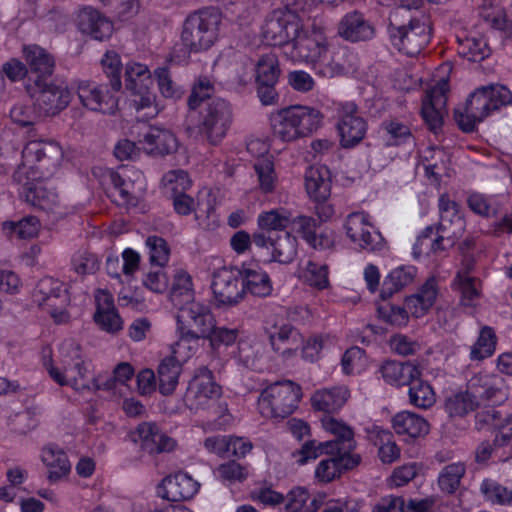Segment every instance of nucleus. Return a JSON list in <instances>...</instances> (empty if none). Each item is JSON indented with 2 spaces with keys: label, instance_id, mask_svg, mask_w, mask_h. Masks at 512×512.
<instances>
[{
  "label": "nucleus",
  "instance_id": "nucleus-1",
  "mask_svg": "<svg viewBox=\"0 0 512 512\" xmlns=\"http://www.w3.org/2000/svg\"><path fill=\"white\" fill-rule=\"evenodd\" d=\"M422 0H401L389 14L387 33L394 48L408 56H415L429 43V23L424 15H413Z\"/></svg>",
  "mask_w": 512,
  "mask_h": 512
},
{
  "label": "nucleus",
  "instance_id": "nucleus-2",
  "mask_svg": "<svg viewBox=\"0 0 512 512\" xmlns=\"http://www.w3.org/2000/svg\"><path fill=\"white\" fill-rule=\"evenodd\" d=\"M63 159L62 148L56 143L31 140L22 150V162L12 175V180L20 186L23 198L29 188L55 174Z\"/></svg>",
  "mask_w": 512,
  "mask_h": 512
},
{
  "label": "nucleus",
  "instance_id": "nucleus-3",
  "mask_svg": "<svg viewBox=\"0 0 512 512\" xmlns=\"http://www.w3.org/2000/svg\"><path fill=\"white\" fill-rule=\"evenodd\" d=\"M322 121L323 115L318 109L302 105L283 108L270 116L273 134L285 142L312 135Z\"/></svg>",
  "mask_w": 512,
  "mask_h": 512
},
{
  "label": "nucleus",
  "instance_id": "nucleus-4",
  "mask_svg": "<svg viewBox=\"0 0 512 512\" xmlns=\"http://www.w3.org/2000/svg\"><path fill=\"white\" fill-rule=\"evenodd\" d=\"M221 13L216 7H206L190 14L183 25L181 40L189 52L209 49L217 40Z\"/></svg>",
  "mask_w": 512,
  "mask_h": 512
},
{
  "label": "nucleus",
  "instance_id": "nucleus-5",
  "mask_svg": "<svg viewBox=\"0 0 512 512\" xmlns=\"http://www.w3.org/2000/svg\"><path fill=\"white\" fill-rule=\"evenodd\" d=\"M302 398L300 385L291 380L270 384L258 398V410L265 418H285L297 408Z\"/></svg>",
  "mask_w": 512,
  "mask_h": 512
},
{
  "label": "nucleus",
  "instance_id": "nucleus-6",
  "mask_svg": "<svg viewBox=\"0 0 512 512\" xmlns=\"http://www.w3.org/2000/svg\"><path fill=\"white\" fill-rule=\"evenodd\" d=\"M233 121V110L222 98L207 101L199 112V132L212 145L219 144L227 135Z\"/></svg>",
  "mask_w": 512,
  "mask_h": 512
},
{
  "label": "nucleus",
  "instance_id": "nucleus-7",
  "mask_svg": "<svg viewBox=\"0 0 512 512\" xmlns=\"http://www.w3.org/2000/svg\"><path fill=\"white\" fill-rule=\"evenodd\" d=\"M293 62L320 64L327 60L328 47L326 37L321 29L308 31L299 24L297 35L285 47V54Z\"/></svg>",
  "mask_w": 512,
  "mask_h": 512
},
{
  "label": "nucleus",
  "instance_id": "nucleus-8",
  "mask_svg": "<svg viewBox=\"0 0 512 512\" xmlns=\"http://www.w3.org/2000/svg\"><path fill=\"white\" fill-rule=\"evenodd\" d=\"M220 394L221 388L215 383L212 372L200 367L188 384L184 402L189 410L197 412L210 408Z\"/></svg>",
  "mask_w": 512,
  "mask_h": 512
},
{
  "label": "nucleus",
  "instance_id": "nucleus-9",
  "mask_svg": "<svg viewBox=\"0 0 512 512\" xmlns=\"http://www.w3.org/2000/svg\"><path fill=\"white\" fill-rule=\"evenodd\" d=\"M466 388L477 408L482 405H499L508 398L504 379L497 375L479 373L473 375Z\"/></svg>",
  "mask_w": 512,
  "mask_h": 512
},
{
  "label": "nucleus",
  "instance_id": "nucleus-10",
  "mask_svg": "<svg viewBox=\"0 0 512 512\" xmlns=\"http://www.w3.org/2000/svg\"><path fill=\"white\" fill-rule=\"evenodd\" d=\"M34 85V105L44 115H55L70 103L71 93L64 83L38 78Z\"/></svg>",
  "mask_w": 512,
  "mask_h": 512
},
{
  "label": "nucleus",
  "instance_id": "nucleus-11",
  "mask_svg": "<svg viewBox=\"0 0 512 512\" xmlns=\"http://www.w3.org/2000/svg\"><path fill=\"white\" fill-rule=\"evenodd\" d=\"M300 19L292 13L274 11L265 19L261 35L268 45L280 46L285 54V47L297 35Z\"/></svg>",
  "mask_w": 512,
  "mask_h": 512
},
{
  "label": "nucleus",
  "instance_id": "nucleus-12",
  "mask_svg": "<svg viewBox=\"0 0 512 512\" xmlns=\"http://www.w3.org/2000/svg\"><path fill=\"white\" fill-rule=\"evenodd\" d=\"M344 227L347 237L360 249L374 252L384 247V238L370 223L368 214L364 212L350 213Z\"/></svg>",
  "mask_w": 512,
  "mask_h": 512
},
{
  "label": "nucleus",
  "instance_id": "nucleus-13",
  "mask_svg": "<svg viewBox=\"0 0 512 512\" xmlns=\"http://www.w3.org/2000/svg\"><path fill=\"white\" fill-rule=\"evenodd\" d=\"M176 321L179 330H189L205 339L216 320L208 305L194 300L178 309Z\"/></svg>",
  "mask_w": 512,
  "mask_h": 512
},
{
  "label": "nucleus",
  "instance_id": "nucleus-14",
  "mask_svg": "<svg viewBox=\"0 0 512 512\" xmlns=\"http://www.w3.org/2000/svg\"><path fill=\"white\" fill-rule=\"evenodd\" d=\"M338 116L337 129L341 146L352 148L359 144L364 139L368 126L365 119L359 115L357 105L354 102L341 103Z\"/></svg>",
  "mask_w": 512,
  "mask_h": 512
},
{
  "label": "nucleus",
  "instance_id": "nucleus-15",
  "mask_svg": "<svg viewBox=\"0 0 512 512\" xmlns=\"http://www.w3.org/2000/svg\"><path fill=\"white\" fill-rule=\"evenodd\" d=\"M211 289L214 304L218 308L235 306L244 296L239 272L228 269H221L214 274Z\"/></svg>",
  "mask_w": 512,
  "mask_h": 512
},
{
  "label": "nucleus",
  "instance_id": "nucleus-16",
  "mask_svg": "<svg viewBox=\"0 0 512 512\" xmlns=\"http://www.w3.org/2000/svg\"><path fill=\"white\" fill-rule=\"evenodd\" d=\"M34 301L39 305H47L51 308V316L56 322L64 321L66 315L58 308H63L69 301L67 289L64 284L52 277L41 279L34 290Z\"/></svg>",
  "mask_w": 512,
  "mask_h": 512
},
{
  "label": "nucleus",
  "instance_id": "nucleus-17",
  "mask_svg": "<svg viewBox=\"0 0 512 512\" xmlns=\"http://www.w3.org/2000/svg\"><path fill=\"white\" fill-rule=\"evenodd\" d=\"M322 427L334 436V439L324 441L327 447V454L339 456H360L354 453L357 442L353 429L341 420L334 417L324 416L321 419Z\"/></svg>",
  "mask_w": 512,
  "mask_h": 512
},
{
  "label": "nucleus",
  "instance_id": "nucleus-18",
  "mask_svg": "<svg viewBox=\"0 0 512 512\" xmlns=\"http://www.w3.org/2000/svg\"><path fill=\"white\" fill-rule=\"evenodd\" d=\"M448 89V81L441 79L426 92L422 101V117L434 133H437L443 124Z\"/></svg>",
  "mask_w": 512,
  "mask_h": 512
},
{
  "label": "nucleus",
  "instance_id": "nucleus-19",
  "mask_svg": "<svg viewBox=\"0 0 512 512\" xmlns=\"http://www.w3.org/2000/svg\"><path fill=\"white\" fill-rule=\"evenodd\" d=\"M77 95L82 105L92 111L114 114L118 108V98L104 85L81 81Z\"/></svg>",
  "mask_w": 512,
  "mask_h": 512
},
{
  "label": "nucleus",
  "instance_id": "nucleus-20",
  "mask_svg": "<svg viewBox=\"0 0 512 512\" xmlns=\"http://www.w3.org/2000/svg\"><path fill=\"white\" fill-rule=\"evenodd\" d=\"M490 114L485 90L482 86L470 94L463 108L455 110V120L464 132H472L477 123L482 122Z\"/></svg>",
  "mask_w": 512,
  "mask_h": 512
},
{
  "label": "nucleus",
  "instance_id": "nucleus-21",
  "mask_svg": "<svg viewBox=\"0 0 512 512\" xmlns=\"http://www.w3.org/2000/svg\"><path fill=\"white\" fill-rule=\"evenodd\" d=\"M138 145L148 155L166 156L177 150L178 141L170 130L149 126L139 133Z\"/></svg>",
  "mask_w": 512,
  "mask_h": 512
},
{
  "label": "nucleus",
  "instance_id": "nucleus-22",
  "mask_svg": "<svg viewBox=\"0 0 512 512\" xmlns=\"http://www.w3.org/2000/svg\"><path fill=\"white\" fill-rule=\"evenodd\" d=\"M199 483L185 472L169 475L157 487V495L172 502L191 499L199 489Z\"/></svg>",
  "mask_w": 512,
  "mask_h": 512
},
{
  "label": "nucleus",
  "instance_id": "nucleus-23",
  "mask_svg": "<svg viewBox=\"0 0 512 512\" xmlns=\"http://www.w3.org/2000/svg\"><path fill=\"white\" fill-rule=\"evenodd\" d=\"M338 34L346 41L356 43L372 39L375 29L363 13L354 10L342 17L338 24Z\"/></svg>",
  "mask_w": 512,
  "mask_h": 512
},
{
  "label": "nucleus",
  "instance_id": "nucleus-24",
  "mask_svg": "<svg viewBox=\"0 0 512 512\" xmlns=\"http://www.w3.org/2000/svg\"><path fill=\"white\" fill-rule=\"evenodd\" d=\"M438 289L436 279L431 277L421 286L416 294L408 296L405 299L404 307L399 308V314L405 318L408 314L415 318H420L433 306Z\"/></svg>",
  "mask_w": 512,
  "mask_h": 512
},
{
  "label": "nucleus",
  "instance_id": "nucleus-25",
  "mask_svg": "<svg viewBox=\"0 0 512 512\" xmlns=\"http://www.w3.org/2000/svg\"><path fill=\"white\" fill-rule=\"evenodd\" d=\"M440 221L437 233L447 234L448 237H461L465 230V220L460 213L458 204L447 194H442L438 200Z\"/></svg>",
  "mask_w": 512,
  "mask_h": 512
},
{
  "label": "nucleus",
  "instance_id": "nucleus-26",
  "mask_svg": "<svg viewBox=\"0 0 512 512\" xmlns=\"http://www.w3.org/2000/svg\"><path fill=\"white\" fill-rule=\"evenodd\" d=\"M96 312L95 322L102 330L116 333L123 327V321L118 314L112 294L107 290H98L95 294Z\"/></svg>",
  "mask_w": 512,
  "mask_h": 512
},
{
  "label": "nucleus",
  "instance_id": "nucleus-27",
  "mask_svg": "<svg viewBox=\"0 0 512 512\" xmlns=\"http://www.w3.org/2000/svg\"><path fill=\"white\" fill-rule=\"evenodd\" d=\"M77 26L83 34L100 41L109 38L113 32L112 22L92 7L80 10L77 16Z\"/></svg>",
  "mask_w": 512,
  "mask_h": 512
},
{
  "label": "nucleus",
  "instance_id": "nucleus-28",
  "mask_svg": "<svg viewBox=\"0 0 512 512\" xmlns=\"http://www.w3.org/2000/svg\"><path fill=\"white\" fill-rule=\"evenodd\" d=\"M137 433L142 442V449L149 454L170 452L176 446L175 440L161 432L155 423L143 422L139 424Z\"/></svg>",
  "mask_w": 512,
  "mask_h": 512
},
{
  "label": "nucleus",
  "instance_id": "nucleus-29",
  "mask_svg": "<svg viewBox=\"0 0 512 512\" xmlns=\"http://www.w3.org/2000/svg\"><path fill=\"white\" fill-rule=\"evenodd\" d=\"M329 455V458L319 462L315 470V477L325 483L339 477L344 471L352 470L361 462V456Z\"/></svg>",
  "mask_w": 512,
  "mask_h": 512
},
{
  "label": "nucleus",
  "instance_id": "nucleus-30",
  "mask_svg": "<svg viewBox=\"0 0 512 512\" xmlns=\"http://www.w3.org/2000/svg\"><path fill=\"white\" fill-rule=\"evenodd\" d=\"M24 56L29 67L30 79H49L55 68L54 58L37 45L24 47Z\"/></svg>",
  "mask_w": 512,
  "mask_h": 512
},
{
  "label": "nucleus",
  "instance_id": "nucleus-31",
  "mask_svg": "<svg viewBox=\"0 0 512 512\" xmlns=\"http://www.w3.org/2000/svg\"><path fill=\"white\" fill-rule=\"evenodd\" d=\"M305 188L311 199L323 202L330 196V175L325 166H311L305 172Z\"/></svg>",
  "mask_w": 512,
  "mask_h": 512
},
{
  "label": "nucleus",
  "instance_id": "nucleus-32",
  "mask_svg": "<svg viewBox=\"0 0 512 512\" xmlns=\"http://www.w3.org/2000/svg\"><path fill=\"white\" fill-rule=\"evenodd\" d=\"M349 391L344 386L324 388L316 391L311 397L312 407L324 413H334L347 402Z\"/></svg>",
  "mask_w": 512,
  "mask_h": 512
},
{
  "label": "nucleus",
  "instance_id": "nucleus-33",
  "mask_svg": "<svg viewBox=\"0 0 512 512\" xmlns=\"http://www.w3.org/2000/svg\"><path fill=\"white\" fill-rule=\"evenodd\" d=\"M41 460L48 469V479L58 481L66 476L71 469L65 451L55 444H48L42 449Z\"/></svg>",
  "mask_w": 512,
  "mask_h": 512
},
{
  "label": "nucleus",
  "instance_id": "nucleus-34",
  "mask_svg": "<svg viewBox=\"0 0 512 512\" xmlns=\"http://www.w3.org/2000/svg\"><path fill=\"white\" fill-rule=\"evenodd\" d=\"M380 372L387 383L398 386L410 384L421 374L416 364L398 361H386Z\"/></svg>",
  "mask_w": 512,
  "mask_h": 512
},
{
  "label": "nucleus",
  "instance_id": "nucleus-35",
  "mask_svg": "<svg viewBox=\"0 0 512 512\" xmlns=\"http://www.w3.org/2000/svg\"><path fill=\"white\" fill-rule=\"evenodd\" d=\"M61 363L70 378L74 379L75 374L80 379L86 378L87 368L82 357L80 345L73 339H66L60 345Z\"/></svg>",
  "mask_w": 512,
  "mask_h": 512
},
{
  "label": "nucleus",
  "instance_id": "nucleus-36",
  "mask_svg": "<svg viewBox=\"0 0 512 512\" xmlns=\"http://www.w3.org/2000/svg\"><path fill=\"white\" fill-rule=\"evenodd\" d=\"M244 294L246 292L257 297L269 296L272 292V283L269 275L259 267L243 268L239 271Z\"/></svg>",
  "mask_w": 512,
  "mask_h": 512
},
{
  "label": "nucleus",
  "instance_id": "nucleus-37",
  "mask_svg": "<svg viewBox=\"0 0 512 512\" xmlns=\"http://www.w3.org/2000/svg\"><path fill=\"white\" fill-rule=\"evenodd\" d=\"M392 427L399 435L417 438L429 432V424L425 418L409 411L397 413L392 419Z\"/></svg>",
  "mask_w": 512,
  "mask_h": 512
},
{
  "label": "nucleus",
  "instance_id": "nucleus-38",
  "mask_svg": "<svg viewBox=\"0 0 512 512\" xmlns=\"http://www.w3.org/2000/svg\"><path fill=\"white\" fill-rule=\"evenodd\" d=\"M379 133L386 147L400 146L403 144L415 145V139L408 125L398 119H390L382 122Z\"/></svg>",
  "mask_w": 512,
  "mask_h": 512
},
{
  "label": "nucleus",
  "instance_id": "nucleus-39",
  "mask_svg": "<svg viewBox=\"0 0 512 512\" xmlns=\"http://www.w3.org/2000/svg\"><path fill=\"white\" fill-rule=\"evenodd\" d=\"M452 286L460 293V304L465 307H475L481 297V281L470 276L468 270L459 271Z\"/></svg>",
  "mask_w": 512,
  "mask_h": 512
},
{
  "label": "nucleus",
  "instance_id": "nucleus-40",
  "mask_svg": "<svg viewBox=\"0 0 512 512\" xmlns=\"http://www.w3.org/2000/svg\"><path fill=\"white\" fill-rule=\"evenodd\" d=\"M169 298L177 309L195 300L192 279L185 270H174Z\"/></svg>",
  "mask_w": 512,
  "mask_h": 512
},
{
  "label": "nucleus",
  "instance_id": "nucleus-41",
  "mask_svg": "<svg viewBox=\"0 0 512 512\" xmlns=\"http://www.w3.org/2000/svg\"><path fill=\"white\" fill-rule=\"evenodd\" d=\"M182 371V365L175 356L164 358L158 366L159 391L163 395H171L177 385Z\"/></svg>",
  "mask_w": 512,
  "mask_h": 512
},
{
  "label": "nucleus",
  "instance_id": "nucleus-42",
  "mask_svg": "<svg viewBox=\"0 0 512 512\" xmlns=\"http://www.w3.org/2000/svg\"><path fill=\"white\" fill-rule=\"evenodd\" d=\"M23 198L30 205L47 212H54L59 205V197L55 189L48 187L42 181L26 190Z\"/></svg>",
  "mask_w": 512,
  "mask_h": 512
},
{
  "label": "nucleus",
  "instance_id": "nucleus-43",
  "mask_svg": "<svg viewBox=\"0 0 512 512\" xmlns=\"http://www.w3.org/2000/svg\"><path fill=\"white\" fill-rule=\"evenodd\" d=\"M416 274V268L413 266H401L393 269L382 283L380 297L383 300L390 298L394 293L400 291L405 286L412 283Z\"/></svg>",
  "mask_w": 512,
  "mask_h": 512
},
{
  "label": "nucleus",
  "instance_id": "nucleus-44",
  "mask_svg": "<svg viewBox=\"0 0 512 512\" xmlns=\"http://www.w3.org/2000/svg\"><path fill=\"white\" fill-rule=\"evenodd\" d=\"M271 250L273 261L288 264L297 255V239L288 231H275Z\"/></svg>",
  "mask_w": 512,
  "mask_h": 512
},
{
  "label": "nucleus",
  "instance_id": "nucleus-45",
  "mask_svg": "<svg viewBox=\"0 0 512 512\" xmlns=\"http://www.w3.org/2000/svg\"><path fill=\"white\" fill-rule=\"evenodd\" d=\"M322 501L302 487L292 489L286 496V512H317Z\"/></svg>",
  "mask_w": 512,
  "mask_h": 512
},
{
  "label": "nucleus",
  "instance_id": "nucleus-46",
  "mask_svg": "<svg viewBox=\"0 0 512 512\" xmlns=\"http://www.w3.org/2000/svg\"><path fill=\"white\" fill-rule=\"evenodd\" d=\"M125 88L132 93L143 92L152 84L151 74L146 65L128 63L125 68Z\"/></svg>",
  "mask_w": 512,
  "mask_h": 512
},
{
  "label": "nucleus",
  "instance_id": "nucleus-47",
  "mask_svg": "<svg viewBox=\"0 0 512 512\" xmlns=\"http://www.w3.org/2000/svg\"><path fill=\"white\" fill-rule=\"evenodd\" d=\"M409 385L408 395L412 405L420 409H428L436 402L433 388L428 382L415 378Z\"/></svg>",
  "mask_w": 512,
  "mask_h": 512
},
{
  "label": "nucleus",
  "instance_id": "nucleus-48",
  "mask_svg": "<svg viewBox=\"0 0 512 512\" xmlns=\"http://www.w3.org/2000/svg\"><path fill=\"white\" fill-rule=\"evenodd\" d=\"M280 67L276 54L267 53L259 57L255 65L256 83H277Z\"/></svg>",
  "mask_w": 512,
  "mask_h": 512
},
{
  "label": "nucleus",
  "instance_id": "nucleus-49",
  "mask_svg": "<svg viewBox=\"0 0 512 512\" xmlns=\"http://www.w3.org/2000/svg\"><path fill=\"white\" fill-rule=\"evenodd\" d=\"M496 335L490 326L481 328L476 342L471 346L470 359L473 361H482L495 352Z\"/></svg>",
  "mask_w": 512,
  "mask_h": 512
},
{
  "label": "nucleus",
  "instance_id": "nucleus-50",
  "mask_svg": "<svg viewBox=\"0 0 512 512\" xmlns=\"http://www.w3.org/2000/svg\"><path fill=\"white\" fill-rule=\"evenodd\" d=\"M479 490L484 499L491 503L512 506V489L502 485L497 480L484 479Z\"/></svg>",
  "mask_w": 512,
  "mask_h": 512
},
{
  "label": "nucleus",
  "instance_id": "nucleus-51",
  "mask_svg": "<svg viewBox=\"0 0 512 512\" xmlns=\"http://www.w3.org/2000/svg\"><path fill=\"white\" fill-rule=\"evenodd\" d=\"M458 54L472 62H480L490 55V48L484 38L458 39Z\"/></svg>",
  "mask_w": 512,
  "mask_h": 512
},
{
  "label": "nucleus",
  "instance_id": "nucleus-52",
  "mask_svg": "<svg viewBox=\"0 0 512 512\" xmlns=\"http://www.w3.org/2000/svg\"><path fill=\"white\" fill-rule=\"evenodd\" d=\"M291 221L292 215L285 209L263 212L257 219L259 228L271 234L272 231L285 232Z\"/></svg>",
  "mask_w": 512,
  "mask_h": 512
},
{
  "label": "nucleus",
  "instance_id": "nucleus-53",
  "mask_svg": "<svg viewBox=\"0 0 512 512\" xmlns=\"http://www.w3.org/2000/svg\"><path fill=\"white\" fill-rule=\"evenodd\" d=\"M465 472V465L461 462L451 463L443 467L438 476L440 490L447 494L455 493Z\"/></svg>",
  "mask_w": 512,
  "mask_h": 512
},
{
  "label": "nucleus",
  "instance_id": "nucleus-54",
  "mask_svg": "<svg viewBox=\"0 0 512 512\" xmlns=\"http://www.w3.org/2000/svg\"><path fill=\"white\" fill-rule=\"evenodd\" d=\"M48 373L50 377L59 385H71L76 390H98L101 389L102 385L98 384L95 379H91V381H86L84 379H80L78 375L75 374L74 379L70 378L67 371L62 367L57 368L54 366L48 367Z\"/></svg>",
  "mask_w": 512,
  "mask_h": 512
},
{
  "label": "nucleus",
  "instance_id": "nucleus-55",
  "mask_svg": "<svg viewBox=\"0 0 512 512\" xmlns=\"http://www.w3.org/2000/svg\"><path fill=\"white\" fill-rule=\"evenodd\" d=\"M444 408L450 417H462L477 409L467 389L464 392L448 396Z\"/></svg>",
  "mask_w": 512,
  "mask_h": 512
},
{
  "label": "nucleus",
  "instance_id": "nucleus-56",
  "mask_svg": "<svg viewBox=\"0 0 512 512\" xmlns=\"http://www.w3.org/2000/svg\"><path fill=\"white\" fill-rule=\"evenodd\" d=\"M214 84L206 76H200L193 84L192 91L187 100V105L190 110L201 108L214 93Z\"/></svg>",
  "mask_w": 512,
  "mask_h": 512
},
{
  "label": "nucleus",
  "instance_id": "nucleus-57",
  "mask_svg": "<svg viewBox=\"0 0 512 512\" xmlns=\"http://www.w3.org/2000/svg\"><path fill=\"white\" fill-rule=\"evenodd\" d=\"M302 277L304 281L317 289H325L329 286L328 266L312 260L307 261L303 270Z\"/></svg>",
  "mask_w": 512,
  "mask_h": 512
},
{
  "label": "nucleus",
  "instance_id": "nucleus-58",
  "mask_svg": "<svg viewBox=\"0 0 512 512\" xmlns=\"http://www.w3.org/2000/svg\"><path fill=\"white\" fill-rule=\"evenodd\" d=\"M178 340L174 344L173 354L183 360L190 358L199 348V341L203 339L189 330L176 329Z\"/></svg>",
  "mask_w": 512,
  "mask_h": 512
},
{
  "label": "nucleus",
  "instance_id": "nucleus-59",
  "mask_svg": "<svg viewBox=\"0 0 512 512\" xmlns=\"http://www.w3.org/2000/svg\"><path fill=\"white\" fill-rule=\"evenodd\" d=\"M255 174L259 183V188L264 193H270L275 188L277 180L274 163L268 158L258 159L254 165Z\"/></svg>",
  "mask_w": 512,
  "mask_h": 512
},
{
  "label": "nucleus",
  "instance_id": "nucleus-60",
  "mask_svg": "<svg viewBox=\"0 0 512 512\" xmlns=\"http://www.w3.org/2000/svg\"><path fill=\"white\" fill-rule=\"evenodd\" d=\"M155 77L161 95L167 99H180L184 93L183 88L173 81L170 71L166 67L155 70Z\"/></svg>",
  "mask_w": 512,
  "mask_h": 512
},
{
  "label": "nucleus",
  "instance_id": "nucleus-61",
  "mask_svg": "<svg viewBox=\"0 0 512 512\" xmlns=\"http://www.w3.org/2000/svg\"><path fill=\"white\" fill-rule=\"evenodd\" d=\"M146 246L149 250V261L152 265L165 266L169 260L170 248L165 239L151 235L146 239Z\"/></svg>",
  "mask_w": 512,
  "mask_h": 512
},
{
  "label": "nucleus",
  "instance_id": "nucleus-62",
  "mask_svg": "<svg viewBox=\"0 0 512 512\" xmlns=\"http://www.w3.org/2000/svg\"><path fill=\"white\" fill-rule=\"evenodd\" d=\"M103 70L110 80L112 90L117 92L122 87L121 82V60L115 51H107L101 60Z\"/></svg>",
  "mask_w": 512,
  "mask_h": 512
},
{
  "label": "nucleus",
  "instance_id": "nucleus-63",
  "mask_svg": "<svg viewBox=\"0 0 512 512\" xmlns=\"http://www.w3.org/2000/svg\"><path fill=\"white\" fill-rule=\"evenodd\" d=\"M483 88L490 112L512 103V93L506 86L501 84H489L483 86Z\"/></svg>",
  "mask_w": 512,
  "mask_h": 512
},
{
  "label": "nucleus",
  "instance_id": "nucleus-64",
  "mask_svg": "<svg viewBox=\"0 0 512 512\" xmlns=\"http://www.w3.org/2000/svg\"><path fill=\"white\" fill-rule=\"evenodd\" d=\"M109 182L115 189L114 197L115 201L119 205L136 206L137 199L129 191V183L120 175L118 172L110 170L107 174Z\"/></svg>",
  "mask_w": 512,
  "mask_h": 512
}]
</instances>
